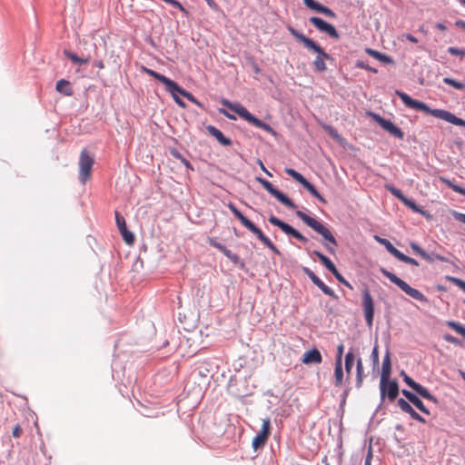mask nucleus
<instances>
[{"label":"nucleus","mask_w":465,"mask_h":465,"mask_svg":"<svg viewBox=\"0 0 465 465\" xmlns=\"http://www.w3.org/2000/svg\"><path fill=\"white\" fill-rule=\"evenodd\" d=\"M395 94L401 98L402 103L408 108L424 112L436 118L444 120L447 123L452 124L457 126H462L465 128V120L457 117L455 114L449 111L443 109H431L425 103L411 98L409 94L401 90H396Z\"/></svg>","instance_id":"nucleus-1"},{"label":"nucleus","mask_w":465,"mask_h":465,"mask_svg":"<svg viewBox=\"0 0 465 465\" xmlns=\"http://www.w3.org/2000/svg\"><path fill=\"white\" fill-rule=\"evenodd\" d=\"M288 31L294 38H296L299 42L302 43L306 48L317 54V56L313 61V66L315 71L321 73L326 71L327 68L324 60H332L331 56L328 53H326L319 44L314 42L312 39L307 37L302 33L296 30L294 27L288 26Z\"/></svg>","instance_id":"nucleus-2"},{"label":"nucleus","mask_w":465,"mask_h":465,"mask_svg":"<svg viewBox=\"0 0 465 465\" xmlns=\"http://www.w3.org/2000/svg\"><path fill=\"white\" fill-rule=\"evenodd\" d=\"M296 215L299 217L307 226L311 227L313 231L318 232L325 240L323 246L331 253H335V249L338 246V242L331 233V232L321 222L306 214L302 211H296Z\"/></svg>","instance_id":"nucleus-3"},{"label":"nucleus","mask_w":465,"mask_h":465,"mask_svg":"<svg viewBox=\"0 0 465 465\" xmlns=\"http://www.w3.org/2000/svg\"><path fill=\"white\" fill-rule=\"evenodd\" d=\"M380 271L383 276H385L392 283L397 285L402 292H404L410 297L421 302H426L428 301L426 296L422 292L410 286L406 282L398 277L396 274L392 273L391 272L388 271L385 268H381Z\"/></svg>","instance_id":"nucleus-4"},{"label":"nucleus","mask_w":465,"mask_h":465,"mask_svg":"<svg viewBox=\"0 0 465 465\" xmlns=\"http://www.w3.org/2000/svg\"><path fill=\"white\" fill-rule=\"evenodd\" d=\"M150 334L149 348H147V352H150V355L154 354L159 350L164 348L168 345V340L165 337V331L161 330L159 332L156 331L154 324L153 323L150 329H147V335Z\"/></svg>","instance_id":"nucleus-5"},{"label":"nucleus","mask_w":465,"mask_h":465,"mask_svg":"<svg viewBox=\"0 0 465 465\" xmlns=\"http://www.w3.org/2000/svg\"><path fill=\"white\" fill-rule=\"evenodd\" d=\"M256 181L262 185V187L274 198H276L281 203L288 207L289 209H296V204L282 192L274 187L272 183L262 177H256Z\"/></svg>","instance_id":"nucleus-6"},{"label":"nucleus","mask_w":465,"mask_h":465,"mask_svg":"<svg viewBox=\"0 0 465 465\" xmlns=\"http://www.w3.org/2000/svg\"><path fill=\"white\" fill-rule=\"evenodd\" d=\"M256 181L262 185V187L274 198H276L281 203L288 207L289 209H296V204L282 192L274 187L272 183L262 177H256Z\"/></svg>","instance_id":"nucleus-7"},{"label":"nucleus","mask_w":465,"mask_h":465,"mask_svg":"<svg viewBox=\"0 0 465 465\" xmlns=\"http://www.w3.org/2000/svg\"><path fill=\"white\" fill-rule=\"evenodd\" d=\"M367 115H369L373 121H375L383 130L387 131L392 136L402 140L404 138V133L402 130L394 124L391 120L385 119L381 116L379 114L374 113L372 111H368Z\"/></svg>","instance_id":"nucleus-8"},{"label":"nucleus","mask_w":465,"mask_h":465,"mask_svg":"<svg viewBox=\"0 0 465 465\" xmlns=\"http://www.w3.org/2000/svg\"><path fill=\"white\" fill-rule=\"evenodd\" d=\"M94 163V157L84 149L79 158V180L82 183H85L91 178Z\"/></svg>","instance_id":"nucleus-9"},{"label":"nucleus","mask_w":465,"mask_h":465,"mask_svg":"<svg viewBox=\"0 0 465 465\" xmlns=\"http://www.w3.org/2000/svg\"><path fill=\"white\" fill-rule=\"evenodd\" d=\"M268 221L271 224L279 227L286 235L292 236L302 243H307L309 242L308 238L302 235L298 230L276 216L271 215Z\"/></svg>","instance_id":"nucleus-10"},{"label":"nucleus","mask_w":465,"mask_h":465,"mask_svg":"<svg viewBox=\"0 0 465 465\" xmlns=\"http://www.w3.org/2000/svg\"><path fill=\"white\" fill-rule=\"evenodd\" d=\"M401 376L402 377L403 381L420 397L430 401L435 404L439 403V400L434 395H432L428 389L415 381L404 371H401Z\"/></svg>","instance_id":"nucleus-11"},{"label":"nucleus","mask_w":465,"mask_h":465,"mask_svg":"<svg viewBox=\"0 0 465 465\" xmlns=\"http://www.w3.org/2000/svg\"><path fill=\"white\" fill-rule=\"evenodd\" d=\"M380 394L381 401L387 397L390 401H393L399 395V384L396 380L388 379L380 381Z\"/></svg>","instance_id":"nucleus-12"},{"label":"nucleus","mask_w":465,"mask_h":465,"mask_svg":"<svg viewBox=\"0 0 465 465\" xmlns=\"http://www.w3.org/2000/svg\"><path fill=\"white\" fill-rule=\"evenodd\" d=\"M362 309L366 324L371 327L374 318V302L368 287L362 290Z\"/></svg>","instance_id":"nucleus-13"},{"label":"nucleus","mask_w":465,"mask_h":465,"mask_svg":"<svg viewBox=\"0 0 465 465\" xmlns=\"http://www.w3.org/2000/svg\"><path fill=\"white\" fill-rule=\"evenodd\" d=\"M147 75L153 76L155 79L160 81L163 84H164L166 91H168L172 94L174 102L179 106H181L183 108H184L186 106L185 103L180 97L181 96L180 92H176V91L173 90L172 87L167 83V82H174L173 80H172V79H170V78H168L152 69H148V68H147Z\"/></svg>","instance_id":"nucleus-14"},{"label":"nucleus","mask_w":465,"mask_h":465,"mask_svg":"<svg viewBox=\"0 0 465 465\" xmlns=\"http://www.w3.org/2000/svg\"><path fill=\"white\" fill-rule=\"evenodd\" d=\"M310 23H312L320 32L327 34L331 38L339 39L340 34L337 29L331 24L324 21L322 18L318 16H312L309 19Z\"/></svg>","instance_id":"nucleus-15"},{"label":"nucleus","mask_w":465,"mask_h":465,"mask_svg":"<svg viewBox=\"0 0 465 465\" xmlns=\"http://www.w3.org/2000/svg\"><path fill=\"white\" fill-rule=\"evenodd\" d=\"M302 272L324 294L334 299L337 298L334 291L331 287L327 286L310 268L302 267Z\"/></svg>","instance_id":"nucleus-16"},{"label":"nucleus","mask_w":465,"mask_h":465,"mask_svg":"<svg viewBox=\"0 0 465 465\" xmlns=\"http://www.w3.org/2000/svg\"><path fill=\"white\" fill-rule=\"evenodd\" d=\"M115 221L124 241L129 245L133 244L134 236L127 230L125 220L118 211H115Z\"/></svg>","instance_id":"nucleus-17"},{"label":"nucleus","mask_w":465,"mask_h":465,"mask_svg":"<svg viewBox=\"0 0 465 465\" xmlns=\"http://www.w3.org/2000/svg\"><path fill=\"white\" fill-rule=\"evenodd\" d=\"M401 393L408 400V402L412 403L422 413L427 414V415L430 414L429 409L424 405L422 401L420 399V396L419 394H417L415 391L412 392V391L403 389L401 391Z\"/></svg>","instance_id":"nucleus-18"},{"label":"nucleus","mask_w":465,"mask_h":465,"mask_svg":"<svg viewBox=\"0 0 465 465\" xmlns=\"http://www.w3.org/2000/svg\"><path fill=\"white\" fill-rule=\"evenodd\" d=\"M303 4L307 8L312 9L317 13L322 14L331 18L336 17V14L331 8L322 5L316 0H303Z\"/></svg>","instance_id":"nucleus-19"},{"label":"nucleus","mask_w":465,"mask_h":465,"mask_svg":"<svg viewBox=\"0 0 465 465\" xmlns=\"http://www.w3.org/2000/svg\"><path fill=\"white\" fill-rule=\"evenodd\" d=\"M397 404L401 408V410L405 413H408L411 417V419L420 423L426 422V420L423 417H421L406 400L400 398L397 401Z\"/></svg>","instance_id":"nucleus-20"},{"label":"nucleus","mask_w":465,"mask_h":465,"mask_svg":"<svg viewBox=\"0 0 465 465\" xmlns=\"http://www.w3.org/2000/svg\"><path fill=\"white\" fill-rule=\"evenodd\" d=\"M243 120H245L246 122H248L249 124H251L252 125H253L257 128L264 130L268 134H271L272 135L276 134V132L273 130V128L270 124L260 120L259 118H257L256 116L252 114L250 112L247 113V114L245 115Z\"/></svg>","instance_id":"nucleus-21"},{"label":"nucleus","mask_w":465,"mask_h":465,"mask_svg":"<svg viewBox=\"0 0 465 465\" xmlns=\"http://www.w3.org/2000/svg\"><path fill=\"white\" fill-rule=\"evenodd\" d=\"M322 361V357L320 351L316 348L306 351L302 358V362L304 364H319Z\"/></svg>","instance_id":"nucleus-22"},{"label":"nucleus","mask_w":465,"mask_h":465,"mask_svg":"<svg viewBox=\"0 0 465 465\" xmlns=\"http://www.w3.org/2000/svg\"><path fill=\"white\" fill-rule=\"evenodd\" d=\"M206 130L208 134L216 138V140L223 146H229L232 144V140L226 137L221 130L213 125H207Z\"/></svg>","instance_id":"nucleus-23"},{"label":"nucleus","mask_w":465,"mask_h":465,"mask_svg":"<svg viewBox=\"0 0 465 465\" xmlns=\"http://www.w3.org/2000/svg\"><path fill=\"white\" fill-rule=\"evenodd\" d=\"M222 104L226 106L231 111L236 113L241 118L244 119L245 115L249 112L243 105L240 103H232L227 99H223L221 101Z\"/></svg>","instance_id":"nucleus-24"},{"label":"nucleus","mask_w":465,"mask_h":465,"mask_svg":"<svg viewBox=\"0 0 465 465\" xmlns=\"http://www.w3.org/2000/svg\"><path fill=\"white\" fill-rule=\"evenodd\" d=\"M391 362L390 358V351L389 350L386 351V353L384 355L383 361H382V367H381V381H387L388 379H391Z\"/></svg>","instance_id":"nucleus-25"},{"label":"nucleus","mask_w":465,"mask_h":465,"mask_svg":"<svg viewBox=\"0 0 465 465\" xmlns=\"http://www.w3.org/2000/svg\"><path fill=\"white\" fill-rule=\"evenodd\" d=\"M250 232L254 233L257 238L266 245L271 240L258 228L251 220L244 225Z\"/></svg>","instance_id":"nucleus-26"},{"label":"nucleus","mask_w":465,"mask_h":465,"mask_svg":"<svg viewBox=\"0 0 465 465\" xmlns=\"http://www.w3.org/2000/svg\"><path fill=\"white\" fill-rule=\"evenodd\" d=\"M312 254H314L321 261V262L325 266V268L328 271H330L331 273L337 270L335 264L331 262V260L329 257H327L326 255H324L322 252H321L320 251L314 250L312 252Z\"/></svg>","instance_id":"nucleus-27"},{"label":"nucleus","mask_w":465,"mask_h":465,"mask_svg":"<svg viewBox=\"0 0 465 465\" xmlns=\"http://www.w3.org/2000/svg\"><path fill=\"white\" fill-rule=\"evenodd\" d=\"M168 84L172 87L173 90L176 92H180L181 95L186 97L189 101L193 102L195 104L200 105V103L197 99L189 92L182 88L176 82H167Z\"/></svg>","instance_id":"nucleus-28"},{"label":"nucleus","mask_w":465,"mask_h":465,"mask_svg":"<svg viewBox=\"0 0 465 465\" xmlns=\"http://www.w3.org/2000/svg\"><path fill=\"white\" fill-rule=\"evenodd\" d=\"M374 239L377 242L383 245L385 249L395 258L399 255L400 251L397 248H395L389 240L380 237L379 235H375Z\"/></svg>","instance_id":"nucleus-29"},{"label":"nucleus","mask_w":465,"mask_h":465,"mask_svg":"<svg viewBox=\"0 0 465 465\" xmlns=\"http://www.w3.org/2000/svg\"><path fill=\"white\" fill-rule=\"evenodd\" d=\"M365 51L369 55L372 56L373 58L377 59L380 62H382L384 64H392L393 63V59L391 56H389L385 54H382L379 51H376L371 48H366Z\"/></svg>","instance_id":"nucleus-30"},{"label":"nucleus","mask_w":465,"mask_h":465,"mask_svg":"<svg viewBox=\"0 0 465 465\" xmlns=\"http://www.w3.org/2000/svg\"><path fill=\"white\" fill-rule=\"evenodd\" d=\"M64 54L73 63L79 64H88L92 59V56L90 54L84 56V57H80L68 50H64Z\"/></svg>","instance_id":"nucleus-31"},{"label":"nucleus","mask_w":465,"mask_h":465,"mask_svg":"<svg viewBox=\"0 0 465 465\" xmlns=\"http://www.w3.org/2000/svg\"><path fill=\"white\" fill-rule=\"evenodd\" d=\"M55 89L57 92L67 96L72 95L74 93L70 83L64 79H61L56 83Z\"/></svg>","instance_id":"nucleus-32"},{"label":"nucleus","mask_w":465,"mask_h":465,"mask_svg":"<svg viewBox=\"0 0 465 465\" xmlns=\"http://www.w3.org/2000/svg\"><path fill=\"white\" fill-rule=\"evenodd\" d=\"M313 197L317 198L322 203H326V199L317 191L315 186L307 179L302 184Z\"/></svg>","instance_id":"nucleus-33"},{"label":"nucleus","mask_w":465,"mask_h":465,"mask_svg":"<svg viewBox=\"0 0 465 465\" xmlns=\"http://www.w3.org/2000/svg\"><path fill=\"white\" fill-rule=\"evenodd\" d=\"M401 203L411 209L414 213L425 214V212L423 211L422 207L418 205L414 200L408 198L405 196L403 199H401Z\"/></svg>","instance_id":"nucleus-34"},{"label":"nucleus","mask_w":465,"mask_h":465,"mask_svg":"<svg viewBox=\"0 0 465 465\" xmlns=\"http://www.w3.org/2000/svg\"><path fill=\"white\" fill-rule=\"evenodd\" d=\"M224 256L227 257L232 263H234L241 269L245 268V262L236 253H233L231 250L227 249V251L224 252Z\"/></svg>","instance_id":"nucleus-35"},{"label":"nucleus","mask_w":465,"mask_h":465,"mask_svg":"<svg viewBox=\"0 0 465 465\" xmlns=\"http://www.w3.org/2000/svg\"><path fill=\"white\" fill-rule=\"evenodd\" d=\"M334 377H335V381H334L335 386L336 387L341 386L342 382H343L342 363L335 362Z\"/></svg>","instance_id":"nucleus-36"},{"label":"nucleus","mask_w":465,"mask_h":465,"mask_svg":"<svg viewBox=\"0 0 465 465\" xmlns=\"http://www.w3.org/2000/svg\"><path fill=\"white\" fill-rule=\"evenodd\" d=\"M170 153L174 158L180 160L181 163L186 167L187 170L193 171V166L192 165V163L187 159H185L177 149H174V148L171 149Z\"/></svg>","instance_id":"nucleus-37"},{"label":"nucleus","mask_w":465,"mask_h":465,"mask_svg":"<svg viewBox=\"0 0 465 465\" xmlns=\"http://www.w3.org/2000/svg\"><path fill=\"white\" fill-rule=\"evenodd\" d=\"M268 438L258 433L252 440V446L254 450H257L261 448H262L266 441H267Z\"/></svg>","instance_id":"nucleus-38"},{"label":"nucleus","mask_w":465,"mask_h":465,"mask_svg":"<svg viewBox=\"0 0 465 465\" xmlns=\"http://www.w3.org/2000/svg\"><path fill=\"white\" fill-rule=\"evenodd\" d=\"M447 326L454 330L457 333L461 335L465 339V326L460 324L458 322L454 321H447L446 322Z\"/></svg>","instance_id":"nucleus-39"},{"label":"nucleus","mask_w":465,"mask_h":465,"mask_svg":"<svg viewBox=\"0 0 465 465\" xmlns=\"http://www.w3.org/2000/svg\"><path fill=\"white\" fill-rule=\"evenodd\" d=\"M355 356L351 350L345 355V371L350 375L354 364Z\"/></svg>","instance_id":"nucleus-40"},{"label":"nucleus","mask_w":465,"mask_h":465,"mask_svg":"<svg viewBox=\"0 0 465 465\" xmlns=\"http://www.w3.org/2000/svg\"><path fill=\"white\" fill-rule=\"evenodd\" d=\"M442 81L444 84L451 85L452 87H454L457 90H464L465 89V84L459 82L453 78L444 77Z\"/></svg>","instance_id":"nucleus-41"},{"label":"nucleus","mask_w":465,"mask_h":465,"mask_svg":"<svg viewBox=\"0 0 465 465\" xmlns=\"http://www.w3.org/2000/svg\"><path fill=\"white\" fill-rule=\"evenodd\" d=\"M285 173L288 175H290L291 177H292L296 182H298L301 184H302V183L305 182V180H306V178L302 174H301L300 173H298L294 169L286 168L285 169Z\"/></svg>","instance_id":"nucleus-42"},{"label":"nucleus","mask_w":465,"mask_h":465,"mask_svg":"<svg viewBox=\"0 0 465 465\" xmlns=\"http://www.w3.org/2000/svg\"><path fill=\"white\" fill-rule=\"evenodd\" d=\"M270 429H271V420L270 419L267 417L265 419L262 420V428H261V430H260V434L269 438L270 436Z\"/></svg>","instance_id":"nucleus-43"},{"label":"nucleus","mask_w":465,"mask_h":465,"mask_svg":"<svg viewBox=\"0 0 465 465\" xmlns=\"http://www.w3.org/2000/svg\"><path fill=\"white\" fill-rule=\"evenodd\" d=\"M442 181L455 193H458L461 195L465 196V188L454 183L453 182L448 180V179H442Z\"/></svg>","instance_id":"nucleus-44"},{"label":"nucleus","mask_w":465,"mask_h":465,"mask_svg":"<svg viewBox=\"0 0 465 465\" xmlns=\"http://www.w3.org/2000/svg\"><path fill=\"white\" fill-rule=\"evenodd\" d=\"M442 181L455 193H458L461 195L465 196V188L454 183L453 182L448 180V179H442Z\"/></svg>","instance_id":"nucleus-45"},{"label":"nucleus","mask_w":465,"mask_h":465,"mask_svg":"<svg viewBox=\"0 0 465 465\" xmlns=\"http://www.w3.org/2000/svg\"><path fill=\"white\" fill-rule=\"evenodd\" d=\"M385 188L393 195L395 196L397 199H399L401 202V199H403L405 197V195L402 193V192L394 187L392 184H386L385 185Z\"/></svg>","instance_id":"nucleus-46"},{"label":"nucleus","mask_w":465,"mask_h":465,"mask_svg":"<svg viewBox=\"0 0 465 465\" xmlns=\"http://www.w3.org/2000/svg\"><path fill=\"white\" fill-rule=\"evenodd\" d=\"M396 258L399 261L403 262L408 263V264H411V265H414V266H418L419 265V262L415 259L405 255L401 252H400L399 255Z\"/></svg>","instance_id":"nucleus-47"},{"label":"nucleus","mask_w":465,"mask_h":465,"mask_svg":"<svg viewBox=\"0 0 465 465\" xmlns=\"http://www.w3.org/2000/svg\"><path fill=\"white\" fill-rule=\"evenodd\" d=\"M333 276L337 279L339 282L352 290V285L340 273L338 270L332 272Z\"/></svg>","instance_id":"nucleus-48"},{"label":"nucleus","mask_w":465,"mask_h":465,"mask_svg":"<svg viewBox=\"0 0 465 465\" xmlns=\"http://www.w3.org/2000/svg\"><path fill=\"white\" fill-rule=\"evenodd\" d=\"M355 67L360 69H365L375 74L378 72L376 68L370 66L366 62L362 60H357L355 63Z\"/></svg>","instance_id":"nucleus-49"},{"label":"nucleus","mask_w":465,"mask_h":465,"mask_svg":"<svg viewBox=\"0 0 465 465\" xmlns=\"http://www.w3.org/2000/svg\"><path fill=\"white\" fill-rule=\"evenodd\" d=\"M232 213H233V215L241 222V223L244 226L250 220L245 217L240 211L239 209L236 207L234 208Z\"/></svg>","instance_id":"nucleus-50"},{"label":"nucleus","mask_w":465,"mask_h":465,"mask_svg":"<svg viewBox=\"0 0 465 465\" xmlns=\"http://www.w3.org/2000/svg\"><path fill=\"white\" fill-rule=\"evenodd\" d=\"M447 52L451 55L465 56V49H460L458 47L450 46Z\"/></svg>","instance_id":"nucleus-51"},{"label":"nucleus","mask_w":465,"mask_h":465,"mask_svg":"<svg viewBox=\"0 0 465 465\" xmlns=\"http://www.w3.org/2000/svg\"><path fill=\"white\" fill-rule=\"evenodd\" d=\"M443 340L445 341H447V342H450V343H452V344H455V345H459V346L461 345L460 341L458 338L452 336L450 333L444 334L443 335Z\"/></svg>","instance_id":"nucleus-52"},{"label":"nucleus","mask_w":465,"mask_h":465,"mask_svg":"<svg viewBox=\"0 0 465 465\" xmlns=\"http://www.w3.org/2000/svg\"><path fill=\"white\" fill-rule=\"evenodd\" d=\"M356 376L364 377V371L361 358H358L356 361Z\"/></svg>","instance_id":"nucleus-53"},{"label":"nucleus","mask_w":465,"mask_h":465,"mask_svg":"<svg viewBox=\"0 0 465 465\" xmlns=\"http://www.w3.org/2000/svg\"><path fill=\"white\" fill-rule=\"evenodd\" d=\"M371 358L374 366L379 364V351L377 344L372 349Z\"/></svg>","instance_id":"nucleus-54"},{"label":"nucleus","mask_w":465,"mask_h":465,"mask_svg":"<svg viewBox=\"0 0 465 465\" xmlns=\"http://www.w3.org/2000/svg\"><path fill=\"white\" fill-rule=\"evenodd\" d=\"M450 213L456 221L465 223V213H460L455 210H452Z\"/></svg>","instance_id":"nucleus-55"},{"label":"nucleus","mask_w":465,"mask_h":465,"mask_svg":"<svg viewBox=\"0 0 465 465\" xmlns=\"http://www.w3.org/2000/svg\"><path fill=\"white\" fill-rule=\"evenodd\" d=\"M344 346L342 343L339 344L337 347V354L335 358V362L342 363V354H343Z\"/></svg>","instance_id":"nucleus-56"},{"label":"nucleus","mask_w":465,"mask_h":465,"mask_svg":"<svg viewBox=\"0 0 465 465\" xmlns=\"http://www.w3.org/2000/svg\"><path fill=\"white\" fill-rule=\"evenodd\" d=\"M411 248L412 249V251L420 255V257L423 255V253L425 252V251L416 242H411Z\"/></svg>","instance_id":"nucleus-57"},{"label":"nucleus","mask_w":465,"mask_h":465,"mask_svg":"<svg viewBox=\"0 0 465 465\" xmlns=\"http://www.w3.org/2000/svg\"><path fill=\"white\" fill-rule=\"evenodd\" d=\"M350 390H351L350 387H346L344 389L343 392L341 393V402H340V406L341 407H342L346 403V400H347V397L349 395Z\"/></svg>","instance_id":"nucleus-58"},{"label":"nucleus","mask_w":465,"mask_h":465,"mask_svg":"<svg viewBox=\"0 0 465 465\" xmlns=\"http://www.w3.org/2000/svg\"><path fill=\"white\" fill-rule=\"evenodd\" d=\"M23 433V430L19 424H16L12 430V435L14 438H20Z\"/></svg>","instance_id":"nucleus-59"},{"label":"nucleus","mask_w":465,"mask_h":465,"mask_svg":"<svg viewBox=\"0 0 465 465\" xmlns=\"http://www.w3.org/2000/svg\"><path fill=\"white\" fill-rule=\"evenodd\" d=\"M206 2V4L208 5V6L213 10V11H220V6L218 5V4L214 1V0H204Z\"/></svg>","instance_id":"nucleus-60"},{"label":"nucleus","mask_w":465,"mask_h":465,"mask_svg":"<svg viewBox=\"0 0 465 465\" xmlns=\"http://www.w3.org/2000/svg\"><path fill=\"white\" fill-rule=\"evenodd\" d=\"M212 245L213 247H215L216 249H218L220 252H222L223 254L224 252L227 251L228 248H226L225 245L220 243V242H212Z\"/></svg>","instance_id":"nucleus-61"},{"label":"nucleus","mask_w":465,"mask_h":465,"mask_svg":"<svg viewBox=\"0 0 465 465\" xmlns=\"http://www.w3.org/2000/svg\"><path fill=\"white\" fill-rule=\"evenodd\" d=\"M433 254H435V252L428 253L427 252H425L421 258H423L425 261L429 262H433L435 261Z\"/></svg>","instance_id":"nucleus-62"},{"label":"nucleus","mask_w":465,"mask_h":465,"mask_svg":"<svg viewBox=\"0 0 465 465\" xmlns=\"http://www.w3.org/2000/svg\"><path fill=\"white\" fill-rule=\"evenodd\" d=\"M265 246L272 250L275 254L281 255L280 250L270 241Z\"/></svg>","instance_id":"nucleus-63"},{"label":"nucleus","mask_w":465,"mask_h":465,"mask_svg":"<svg viewBox=\"0 0 465 465\" xmlns=\"http://www.w3.org/2000/svg\"><path fill=\"white\" fill-rule=\"evenodd\" d=\"M171 5H173V7L183 11V12H186L185 8L183 6V5L178 2L177 0H173L171 3H170Z\"/></svg>","instance_id":"nucleus-64"}]
</instances>
